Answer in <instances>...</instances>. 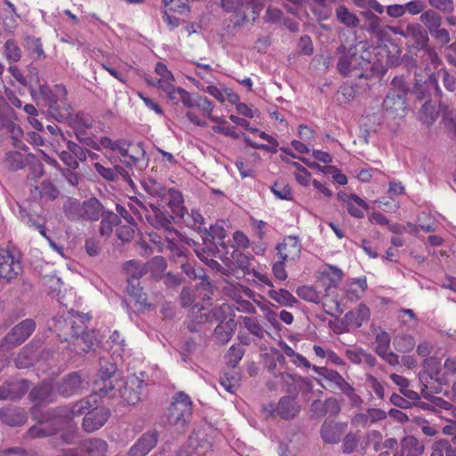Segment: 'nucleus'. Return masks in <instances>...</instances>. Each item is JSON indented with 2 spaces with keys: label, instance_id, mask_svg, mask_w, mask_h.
<instances>
[{
  "label": "nucleus",
  "instance_id": "nucleus-15",
  "mask_svg": "<svg viewBox=\"0 0 456 456\" xmlns=\"http://www.w3.org/2000/svg\"><path fill=\"white\" fill-rule=\"evenodd\" d=\"M404 95V91L389 92L383 102V110L393 118L403 116L406 109Z\"/></svg>",
  "mask_w": 456,
  "mask_h": 456
},
{
  "label": "nucleus",
  "instance_id": "nucleus-28",
  "mask_svg": "<svg viewBox=\"0 0 456 456\" xmlns=\"http://www.w3.org/2000/svg\"><path fill=\"white\" fill-rule=\"evenodd\" d=\"M92 147L100 151L102 148L118 152L121 156L127 155V145L125 141H113L110 137L102 136L100 138L98 143H94Z\"/></svg>",
  "mask_w": 456,
  "mask_h": 456
},
{
  "label": "nucleus",
  "instance_id": "nucleus-9",
  "mask_svg": "<svg viewBox=\"0 0 456 456\" xmlns=\"http://www.w3.org/2000/svg\"><path fill=\"white\" fill-rule=\"evenodd\" d=\"M116 368L110 364L105 369L102 368L99 372V379L94 381V392H99L103 396H115L118 391V379L114 373Z\"/></svg>",
  "mask_w": 456,
  "mask_h": 456
},
{
  "label": "nucleus",
  "instance_id": "nucleus-17",
  "mask_svg": "<svg viewBox=\"0 0 456 456\" xmlns=\"http://www.w3.org/2000/svg\"><path fill=\"white\" fill-rule=\"evenodd\" d=\"M301 248V243L297 237L288 236L276 248L281 260L295 261L300 256Z\"/></svg>",
  "mask_w": 456,
  "mask_h": 456
},
{
  "label": "nucleus",
  "instance_id": "nucleus-63",
  "mask_svg": "<svg viewBox=\"0 0 456 456\" xmlns=\"http://www.w3.org/2000/svg\"><path fill=\"white\" fill-rule=\"evenodd\" d=\"M423 366L432 379H436L440 372V367L434 358H426L423 362Z\"/></svg>",
  "mask_w": 456,
  "mask_h": 456
},
{
  "label": "nucleus",
  "instance_id": "nucleus-25",
  "mask_svg": "<svg viewBox=\"0 0 456 456\" xmlns=\"http://www.w3.org/2000/svg\"><path fill=\"white\" fill-rule=\"evenodd\" d=\"M367 289V281L365 277L351 279L345 284V293L351 301L358 300L362 297Z\"/></svg>",
  "mask_w": 456,
  "mask_h": 456
},
{
  "label": "nucleus",
  "instance_id": "nucleus-54",
  "mask_svg": "<svg viewBox=\"0 0 456 456\" xmlns=\"http://www.w3.org/2000/svg\"><path fill=\"white\" fill-rule=\"evenodd\" d=\"M293 166L297 167L295 177L297 183L303 186H308L311 183L310 172L296 162L293 163Z\"/></svg>",
  "mask_w": 456,
  "mask_h": 456
},
{
  "label": "nucleus",
  "instance_id": "nucleus-41",
  "mask_svg": "<svg viewBox=\"0 0 456 456\" xmlns=\"http://www.w3.org/2000/svg\"><path fill=\"white\" fill-rule=\"evenodd\" d=\"M10 388H8V395H0V398H14L20 397L29 388V384L27 380L21 379L15 382H12L8 385Z\"/></svg>",
  "mask_w": 456,
  "mask_h": 456
},
{
  "label": "nucleus",
  "instance_id": "nucleus-39",
  "mask_svg": "<svg viewBox=\"0 0 456 456\" xmlns=\"http://www.w3.org/2000/svg\"><path fill=\"white\" fill-rule=\"evenodd\" d=\"M403 37L411 38L418 44H423L428 40L425 32L418 23H409L403 28Z\"/></svg>",
  "mask_w": 456,
  "mask_h": 456
},
{
  "label": "nucleus",
  "instance_id": "nucleus-4",
  "mask_svg": "<svg viewBox=\"0 0 456 456\" xmlns=\"http://www.w3.org/2000/svg\"><path fill=\"white\" fill-rule=\"evenodd\" d=\"M102 203L95 198H91L84 202L70 201L66 206V214L71 220L97 221L104 213Z\"/></svg>",
  "mask_w": 456,
  "mask_h": 456
},
{
  "label": "nucleus",
  "instance_id": "nucleus-42",
  "mask_svg": "<svg viewBox=\"0 0 456 456\" xmlns=\"http://www.w3.org/2000/svg\"><path fill=\"white\" fill-rule=\"evenodd\" d=\"M244 327L254 336L263 338L265 334V330L260 325L256 318L243 316L241 317Z\"/></svg>",
  "mask_w": 456,
  "mask_h": 456
},
{
  "label": "nucleus",
  "instance_id": "nucleus-38",
  "mask_svg": "<svg viewBox=\"0 0 456 456\" xmlns=\"http://www.w3.org/2000/svg\"><path fill=\"white\" fill-rule=\"evenodd\" d=\"M419 20L428 28L429 33L440 28L442 24L441 15L432 10L422 12Z\"/></svg>",
  "mask_w": 456,
  "mask_h": 456
},
{
  "label": "nucleus",
  "instance_id": "nucleus-50",
  "mask_svg": "<svg viewBox=\"0 0 456 456\" xmlns=\"http://www.w3.org/2000/svg\"><path fill=\"white\" fill-rule=\"evenodd\" d=\"M420 119L427 125H431L437 117V112L430 102H425L419 112Z\"/></svg>",
  "mask_w": 456,
  "mask_h": 456
},
{
  "label": "nucleus",
  "instance_id": "nucleus-37",
  "mask_svg": "<svg viewBox=\"0 0 456 456\" xmlns=\"http://www.w3.org/2000/svg\"><path fill=\"white\" fill-rule=\"evenodd\" d=\"M30 397L33 401L38 403L53 401V387L48 382H44L41 386L35 387L30 392Z\"/></svg>",
  "mask_w": 456,
  "mask_h": 456
},
{
  "label": "nucleus",
  "instance_id": "nucleus-2",
  "mask_svg": "<svg viewBox=\"0 0 456 456\" xmlns=\"http://www.w3.org/2000/svg\"><path fill=\"white\" fill-rule=\"evenodd\" d=\"M85 316L80 314H69V317L61 320V318L54 322L53 330L61 337V332L64 336L70 335V340L64 337V340L68 341L66 354L69 359L72 358V353L80 354L88 352L97 343V339L93 332L86 331Z\"/></svg>",
  "mask_w": 456,
  "mask_h": 456
},
{
  "label": "nucleus",
  "instance_id": "nucleus-40",
  "mask_svg": "<svg viewBox=\"0 0 456 456\" xmlns=\"http://www.w3.org/2000/svg\"><path fill=\"white\" fill-rule=\"evenodd\" d=\"M220 384L227 392L234 394L240 386V375L234 370L226 372L221 378Z\"/></svg>",
  "mask_w": 456,
  "mask_h": 456
},
{
  "label": "nucleus",
  "instance_id": "nucleus-29",
  "mask_svg": "<svg viewBox=\"0 0 456 456\" xmlns=\"http://www.w3.org/2000/svg\"><path fill=\"white\" fill-rule=\"evenodd\" d=\"M259 137L268 142V144L257 143L253 142L249 137L244 135V142L246 144L256 150H264L271 153H276L278 151V142L272 135L266 134L265 132L259 133Z\"/></svg>",
  "mask_w": 456,
  "mask_h": 456
},
{
  "label": "nucleus",
  "instance_id": "nucleus-53",
  "mask_svg": "<svg viewBox=\"0 0 456 456\" xmlns=\"http://www.w3.org/2000/svg\"><path fill=\"white\" fill-rule=\"evenodd\" d=\"M203 240L206 243L208 236H210L213 240H223L225 238V230L220 225H211L209 231L207 228H203Z\"/></svg>",
  "mask_w": 456,
  "mask_h": 456
},
{
  "label": "nucleus",
  "instance_id": "nucleus-55",
  "mask_svg": "<svg viewBox=\"0 0 456 456\" xmlns=\"http://www.w3.org/2000/svg\"><path fill=\"white\" fill-rule=\"evenodd\" d=\"M243 354L244 350L240 346L238 345L231 346L226 355L229 364L232 368H234L237 365V363L241 360Z\"/></svg>",
  "mask_w": 456,
  "mask_h": 456
},
{
  "label": "nucleus",
  "instance_id": "nucleus-44",
  "mask_svg": "<svg viewBox=\"0 0 456 456\" xmlns=\"http://www.w3.org/2000/svg\"><path fill=\"white\" fill-rule=\"evenodd\" d=\"M40 198L46 200H54L57 198L59 191L55 186L48 181H44L39 186L35 188Z\"/></svg>",
  "mask_w": 456,
  "mask_h": 456
},
{
  "label": "nucleus",
  "instance_id": "nucleus-10",
  "mask_svg": "<svg viewBox=\"0 0 456 456\" xmlns=\"http://www.w3.org/2000/svg\"><path fill=\"white\" fill-rule=\"evenodd\" d=\"M22 272L20 258L9 250H0V279L6 281L18 277Z\"/></svg>",
  "mask_w": 456,
  "mask_h": 456
},
{
  "label": "nucleus",
  "instance_id": "nucleus-13",
  "mask_svg": "<svg viewBox=\"0 0 456 456\" xmlns=\"http://www.w3.org/2000/svg\"><path fill=\"white\" fill-rule=\"evenodd\" d=\"M88 384V380L80 371H75L63 378L62 381L58 385V391L64 396H69L85 389Z\"/></svg>",
  "mask_w": 456,
  "mask_h": 456
},
{
  "label": "nucleus",
  "instance_id": "nucleus-20",
  "mask_svg": "<svg viewBox=\"0 0 456 456\" xmlns=\"http://www.w3.org/2000/svg\"><path fill=\"white\" fill-rule=\"evenodd\" d=\"M69 126L74 130L77 138L80 142H86L87 138L85 137L86 131L93 127V121L90 117L84 113H77L70 116L69 118Z\"/></svg>",
  "mask_w": 456,
  "mask_h": 456
},
{
  "label": "nucleus",
  "instance_id": "nucleus-21",
  "mask_svg": "<svg viewBox=\"0 0 456 456\" xmlns=\"http://www.w3.org/2000/svg\"><path fill=\"white\" fill-rule=\"evenodd\" d=\"M346 424L325 421L321 429L322 438L325 443L337 444L344 434Z\"/></svg>",
  "mask_w": 456,
  "mask_h": 456
},
{
  "label": "nucleus",
  "instance_id": "nucleus-11",
  "mask_svg": "<svg viewBox=\"0 0 456 456\" xmlns=\"http://www.w3.org/2000/svg\"><path fill=\"white\" fill-rule=\"evenodd\" d=\"M159 189L154 188L152 193L157 195L161 199H167V205L172 210L173 214L179 218H184L186 209L183 206V198L180 191L175 189L163 188L161 186H158Z\"/></svg>",
  "mask_w": 456,
  "mask_h": 456
},
{
  "label": "nucleus",
  "instance_id": "nucleus-43",
  "mask_svg": "<svg viewBox=\"0 0 456 456\" xmlns=\"http://www.w3.org/2000/svg\"><path fill=\"white\" fill-rule=\"evenodd\" d=\"M85 446L89 453L98 456L104 455L108 451L107 443L99 438H94L86 441Z\"/></svg>",
  "mask_w": 456,
  "mask_h": 456
},
{
  "label": "nucleus",
  "instance_id": "nucleus-48",
  "mask_svg": "<svg viewBox=\"0 0 456 456\" xmlns=\"http://www.w3.org/2000/svg\"><path fill=\"white\" fill-rule=\"evenodd\" d=\"M183 219L188 225L198 229L200 232H203L202 225L204 224V218L198 210L192 209L190 214L186 212Z\"/></svg>",
  "mask_w": 456,
  "mask_h": 456
},
{
  "label": "nucleus",
  "instance_id": "nucleus-62",
  "mask_svg": "<svg viewBox=\"0 0 456 456\" xmlns=\"http://www.w3.org/2000/svg\"><path fill=\"white\" fill-rule=\"evenodd\" d=\"M212 130L216 134H222L233 139H238L240 137L239 134L235 131V127L232 126L215 125L212 126Z\"/></svg>",
  "mask_w": 456,
  "mask_h": 456
},
{
  "label": "nucleus",
  "instance_id": "nucleus-7",
  "mask_svg": "<svg viewBox=\"0 0 456 456\" xmlns=\"http://www.w3.org/2000/svg\"><path fill=\"white\" fill-rule=\"evenodd\" d=\"M300 407L296 400L289 396H283L277 404L269 403L263 406V411L266 417H280L283 419H289L296 417Z\"/></svg>",
  "mask_w": 456,
  "mask_h": 456
},
{
  "label": "nucleus",
  "instance_id": "nucleus-61",
  "mask_svg": "<svg viewBox=\"0 0 456 456\" xmlns=\"http://www.w3.org/2000/svg\"><path fill=\"white\" fill-rule=\"evenodd\" d=\"M134 235V227L133 225H121L117 230L118 238L123 242H128L133 240Z\"/></svg>",
  "mask_w": 456,
  "mask_h": 456
},
{
  "label": "nucleus",
  "instance_id": "nucleus-36",
  "mask_svg": "<svg viewBox=\"0 0 456 456\" xmlns=\"http://www.w3.org/2000/svg\"><path fill=\"white\" fill-rule=\"evenodd\" d=\"M222 7L228 12H240V8L246 6L248 10H251L252 17L251 20H255L257 17L256 7L253 5L252 0H245L243 3L234 0H221Z\"/></svg>",
  "mask_w": 456,
  "mask_h": 456
},
{
  "label": "nucleus",
  "instance_id": "nucleus-49",
  "mask_svg": "<svg viewBox=\"0 0 456 456\" xmlns=\"http://www.w3.org/2000/svg\"><path fill=\"white\" fill-rule=\"evenodd\" d=\"M149 268L147 265H141L136 261H130L126 264V270L131 274L132 279L130 281H137L142 275L147 273Z\"/></svg>",
  "mask_w": 456,
  "mask_h": 456
},
{
  "label": "nucleus",
  "instance_id": "nucleus-35",
  "mask_svg": "<svg viewBox=\"0 0 456 456\" xmlns=\"http://www.w3.org/2000/svg\"><path fill=\"white\" fill-rule=\"evenodd\" d=\"M102 217L100 234L102 237H110L113 232V227L119 224L120 219L118 216L112 212L104 213Z\"/></svg>",
  "mask_w": 456,
  "mask_h": 456
},
{
  "label": "nucleus",
  "instance_id": "nucleus-16",
  "mask_svg": "<svg viewBox=\"0 0 456 456\" xmlns=\"http://www.w3.org/2000/svg\"><path fill=\"white\" fill-rule=\"evenodd\" d=\"M36 323L32 319H27L16 325L6 336V344L16 346L24 342L35 330Z\"/></svg>",
  "mask_w": 456,
  "mask_h": 456
},
{
  "label": "nucleus",
  "instance_id": "nucleus-6",
  "mask_svg": "<svg viewBox=\"0 0 456 456\" xmlns=\"http://www.w3.org/2000/svg\"><path fill=\"white\" fill-rule=\"evenodd\" d=\"M197 108L200 111V114H197L194 110H189L186 113L187 118L192 124L204 127L208 126L206 119H209L210 121L216 123V125L219 126L227 124V121L224 118L214 116L212 114L214 104L207 97L203 96V98L199 99Z\"/></svg>",
  "mask_w": 456,
  "mask_h": 456
},
{
  "label": "nucleus",
  "instance_id": "nucleus-19",
  "mask_svg": "<svg viewBox=\"0 0 456 456\" xmlns=\"http://www.w3.org/2000/svg\"><path fill=\"white\" fill-rule=\"evenodd\" d=\"M158 437L156 432L143 434L136 444L130 449L127 456H145L156 446Z\"/></svg>",
  "mask_w": 456,
  "mask_h": 456
},
{
  "label": "nucleus",
  "instance_id": "nucleus-5",
  "mask_svg": "<svg viewBox=\"0 0 456 456\" xmlns=\"http://www.w3.org/2000/svg\"><path fill=\"white\" fill-rule=\"evenodd\" d=\"M137 375H131L126 381L119 380L117 382L119 396L124 403L127 404H135L141 400L142 387L144 386V374L141 372Z\"/></svg>",
  "mask_w": 456,
  "mask_h": 456
},
{
  "label": "nucleus",
  "instance_id": "nucleus-3",
  "mask_svg": "<svg viewBox=\"0 0 456 456\" xmlns=\"http://www.w3.org/2000/svg\"><path fill=\"white\" fill-rule=\"evenodd\" d=\"M191 411L192 403L189 395L183 392L178 393L168 410V424L177 432H183L191 416Z\"/></svg>",
  "mask_w": 456,
  "mask_h": 456
},
{
  "label": "nucleus",
  "instance_id": "nucleus-34",
  "mask_svg": "<svg viewBox=\"0 0 456 456\" xmlns=\"http://www.w3.org/2000/svg\"><path fill=\"white\" fill-rule=\"evenodd\" d=\"M269 297L284 306H293L297 302V298L287 289H270L268 292Z\"/></svg>",
  "mask_w": 456,
  "mask_h": 456
},
{
  "label": "nucleus",
  "instance_id": "nucleus-47",
  "mask_svg": "<svg viewBox=\"0 0 456 456\" xmlns=\"http://www.w3.org/2000/svg\"><path fill=\"white\" fill-rule=\"evenodd\" d=\"M4 54L9 61L17 62L21 57V51L13 40H7L4 45Z\"/></svg>",
  "mask_w": 456,
  "mask_h": 456
},
{
  "label": "nucleus",
  "instance_id": "nucleus-30",
  "mask_svg": "<svg viewBox=\"0 0 456 456\" xmlns=\"http://www.w3.org/2000/svg\"><path fill=\"white\" fill-rule=\"evenodd\" d=\"M94 168L97 171V173L106 180L113 181L118 175H120L125 180H131L128 171L120 166H115L114 169H112L110 167H105L100 163H95Z\"/></svg>",
  "mask_w": 456,
  "mask_h": 456
},
{
  "label": "nucleus",
  "instance_id": "nucleus-51",
  "mask_svg": "<svg viewBox=\"0 0 456 456\" xmlns=\"http://www.w3.org/2000/svg\"><path fill=\"white\" fill-rule=\"evenodd\" d=\"M6 163L12 170H19L24 167L25 160L23 155L18 151L7 153Z\"/></svg>",
  "mask_w": 456,
  "mask_h": 456
},
{
  "label": "nucleus",
  "instance_id": "nucleus-46",
  "mask_svg": "<svg viewBox=\"0 0 456 456\" xmlns=\"http://www.w3.org/2000/svg\"><path fill=\"white\" fill-rule=\"evenodd\" d=\"M390 336L385 331L377 334L375 338V352L380 355L390 350Z\"/></svg>",
  "mask_w": 456,
  "mask_h": 456
},
{
  "label": "nucleus",
  "instance_id": "nucleus-59",
  "mask_svg": "<svg viewBox=\"0 0 456 456\" xmlns=\"http://www.w3.org/2000/svg\"><path fill=\"white\" fill-rule=\"evenodd\" d=\"M190 447H191L198 455H204L211 445L208 441L201 440L200 442L197 437L191 436Z\"/></svg>",
  "mask_w": 456,
  "mask_h": 456
},
{
  "label": "nucleus",
  "instance_id": "nucleus-12",
  "mask_svg": "<svg viewBox=\"0 0 456 456\" xmlns=\"http://www.w3.org/2000/svg\"><path fill=\"white\" fill-rule=\"evenodd\" d=\"M161 89L167 94L168 99L174 103L182 102L190 110H193L194 107L197 108L199 99L203 98V96L200 95L193 96L183 88L175 87L173 83L165 85V86Z\"/></svg>",
  "mask_w": 456,
  "mask_h": 456
},
{
  "label": "nucleus",
  "instance_id": "nucleus-23",
  "mask_svg": "<svg viewBox=\"0 0 456 456\" xmlns=\"http://www.w3.org/2000/svg\"><path fill=\"white\" fill-rule=\"evenodd\" d=\"M365 25L364 28L369 34L381 37L385 34V28L381 24V19L370 10H362L360 12Z\"/></svg>",
  "mask_w": 456,
  "mask_h": 456
},
{
  "label": "nucleus",
  "instance_id": "nucleus-26",
  "mask_svg": "<svg viewBox=\"0 0 456 456\" xmlns=\"http://www.w3.org/2000/svg\"><path fill=\"white\" fill-rule=\"evenodd\" d=\"M37 81L34 83L33 80L30 82L29 92L34 100H43L48 102L50 106L53 107V104L55 103V101L53 97L52 91L46 84H41L38 77H37Z\"/></svg>",
  "mask_w": 456,
  "mask_h": 456
},
{
  "label": "nucleus",
  "instance_id": "nucleus-14",
  "mask_svg": "<svg viewBox=\"0 0 456 456\" xmlns=\"http://www.w3.org/2000/svg\"><path fill=\"white\" fill-rule=\"evenodd\" d=\"M338 199L345 205L350 216L355 218L364 216V211L368 209V205L364 200L356 194L343 191L338 193Z\"/></svg>",
  "mask_w": 456,
  "mask_h": 456
},
{
  "label": "nucleus",
  "instance_id": "nucleus-58",
  "mask_svg": "<svg viewBox=\"0 0 456 456\" xmlns=\"http://www.w3.org/2000/svg\"><path fill=\"white\" fill-rule=\"evenodd\" d=\"M429 4L445 13H452L454 11L453 0H428Z\"/></svg>",
  "mask_w": 456,
  "mask_h": 456
},
{
  "label": "nucleus",
  "instance_id": "nucleus-24",
  "mask_svg": "<svg viewBox=\"0 0 456 456\" xmlns=\"http://www.w3.org/2000/svg\"><path fill=\"white\" fill-rule=\"evenodd\" d=\"M370 309L365 305H359L354 310L346 313L344 316L345 322L351 328H360L370 319Z\"/></svg>",
  "mask_w": 456,
  "mask_h": 456
},
{
  "label": "nucleus",
  "instance_id": "nucleus-22",
  "mask_svg": "<svg viewBox=\"0 0 456 456\" xmlns=\"http://www.w3.org/2000/svg\"><path fill=\"white\" fill-rule=\"evenodd\" d=\"M146 219L148 223L157 229L169 230L171 227V216L163 211L160 208L151 205V211H147Z\"/></svg>",
  "mask_w": 456,
  "mask_h": 456
},
{
  "label": "nucleus",
  "instance_id": "nucleus-27",
  "mask_svg": "<svg viewBox=\"0 0 456 456\" xmlns=\"http://www.w3.org/2000/svg\"><path fill=\"white\" fill-rule=\"evenodd\" d=\"M224 289L235 303L244 297L253 298L256 297V293L252 289L239 283L227 281Z\"/></svg>",
  "mask_w": 456,
  "mask_h": 456
},
{
  "label": "nucleus",
  "instance_id": "nucleus-56",
  "mask_svg": "<svg viewBox=\"0 0 456 456\" xmlns=\"http://www.w3.org/2000/svg\"><path fill=\"white\" fill-rule=\"evenodd\" d=\"M357 57L354 56H343L339 59L338 62V69L339 72L343 75H349L352 71L353 63L356 61Z\"/></svg>",
  "mask_w": 456,
  "mask_h": 456
},
{
  "label": "nucleus",
  "instance_id": "nucleus-33",
  "mask_svg": "<svg viewBox=\"0 0 456 456\" xmlns=\"http://www.w3.org/2000/svg\"><path fill=\"white\" fill-rule=\"evenodd\" d=\"M37 355V352L33 346L23 347L14 360L16 367L20 369L29 367Z\"/></svg>",
  "mask_w": 456,
  "mask_h": 456
},
{
  "label": "nucleus",
  "instance_id": "nucleus-64",
  "mask_svg": "<svg viewBox=\"0 0 456 456\" xmlns=\"http://www.w3.org/2000/svg\"><path fill=\"white\" fill-rule=\"evenodd\" d=\"M358 444V438L354 434H348L346 436L343 442V452L345 453H351L354 451Z\"/></svg>",
  "mask_w": 456,
  "mask_h": 456
},
{
  "label": "nucleus",
  "instance_id": "nucleus-45",
  "mask_svg": "<svg viewBox=\"0 0 456 456\" xmlns=\"http://www.w3.org/2000/svg\"><path fill=\"white\" fill-rule=\"evenodd\" d=\"M244 274H252L256 278V281L260 285H266L271 288L273 287V281L269 279L266 273H263L255 268H251L249 265H240Z\"/></svg>",
  "mask_w": 456,
  "mask_h": 456
},
{
  "label": "nucleus",
  "instance_id": "nucleus-60",
  "mask_svg": "<svg viewBox=\"0 0 456 456\" xmlns=\"http://www.w3.org/2000/svg\"><path fill=\"white\" fill-rule=\"evenodd\" d=\"M163 3L167 12L168 11L180 13L188 12L187 5L184 3H182L180 0H163Z\"/></svg>",
  "mask_w": 456,
  "mask_h": 456
},
{
  "label": "nucleus",
  "instance_id": "nucleus-57",
  "mask_svg": "<svg viewBox=\"0 0 456 456\" xmlns=\"http://www.w3.org/2000/svg\"><path fill=\"white\" fill-rule=\"evenodd\" d=\"M271 190L273 194L281 200H289L292 199V191L289 185H282L276 183L272 186Z\"/></svg>",
  "mask_w": 456,
  "mask_h": 456
},
{
  "label": "nucleus",
  "instance_id": "nucleus-52",
  "mask_svg": "<svg viewBox=\"0 0 456 456\" xmlns=\"http://www.w3.org/2000/svg\"><path fill=\"white\" fill-rule=\"evenodd\" d=\"M297 296L308 302L318 303L320 297L315 289L310 286H301L297 289Z\"/></svg>",
  "mask_w": 456,
  "mask_h": 456
},
{
  "label": "nucleus",
  "instance_id": "nucleus-1",
  "mask_svg": "<svg viewBox=\"0 0 456 456\" xmlns=\"http://www.w3.org/2000/svg\"><path fill=\"white\" fill-rule=\"evenodd\" d=\"M85 414L82 428L87 433L100 429L108 420L110 412L103 406H94L88 399L77 402L70 408H60L57 413L47 421H40L31 427L28 436L40 438L61 433V437L65 444L75 443L77 438V424L74 418Z\"/></svg>",
  "mask_w": 456,
  "mask_h": 456
},
{
  "label": "nucleus",
  "instance_id": "nucleus-8",
  "mask_svg": "<svg viewBox=\"0 0 456 456\" xmlns=\"http://www.w3.org/2000/svg\"><path fill=\"white\" fill-rule=\"evenodd\" d=\"M312 369L315 373L323 377L325 380L333 383L354 404L356 405L361 403V398L354 393V388L338 371L315 365Z\"/></svg>",
  "mask_w": 456,
  "mask_h": 456
},
{
  "label": "nucleus",
  "instance_id": "nucleus-18",
  "mask_svg": "<svg viewBox=\"0 0 456 456\" xmlns=\"http://www.w3.org/2000/svg\"><path fill=\"white\" fill-rule=\"evenodd\" d=\"M182 269L188 277L193 279L200 278L201 280L200 284L196 287V291L202 300H209L213 294V287L211 283L205 279L204 273H201L202 271L200 270L198 273L190 264H182Z\"/></svg>",
  "mask_w": 456,
  "mask_h": 456
},
{
  "label": "nucleus",
  "instance_id": "nucleus-31",
  "mask_svg": "<svg viewBox=\"0 0 456 456\" xmlns=\"http://www.w3.org/2000/svg\"><path fill=\"white\" fill-rule=\"evenodd\" d=\"M338 20L349 28H355L360 24L359 17L351 12L346 5H339L336 9Z\"/></svg>",
  "mask_w": 456,
  "mask_h": 456
},
{
  "label": "nucleus",
  "instance_id": "nucleus-32",
  "mask_svg": "<svg viewBox=\"0 0 456 456\" xmlns=\"http://www.w3.org/2000/svg\"><path fill=\"white\" fill-rule=\"evenodd\" d=\"M155 72L159 76L157 80L147 79L148 83L153 86L163 88L165 85H169L174 82L175 78L167 66L161 62H158L155 67Z\"/></svg>",
  "mask_w": 456,
  "mask_h": 456
}]
</instances>
